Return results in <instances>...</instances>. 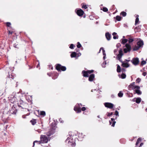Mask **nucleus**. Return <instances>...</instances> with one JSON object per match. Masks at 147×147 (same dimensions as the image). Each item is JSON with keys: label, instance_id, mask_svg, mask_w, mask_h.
<instances>
[{"label": "nucleus", "instance_id": "obj_1", "mask_svg": "<svg viewBox=\"0 0 147 147\" xmlns=\"http://www.w3.org/2000/svg\"><path fill=\"white\" fill-rule=\"evenodd\" d=\"M71 133V132L69 133V135L70 138L68 137L65 140V142H67L69 145H71L72 146H75L76 143L74 140H73V139L72 138L73 135L72 136Z\"/></svg>", "mask_w": 147, "mask_h": 147}, {"label": "nucleus", "instance_id": "obj_2", "mask_svg": "<svg viewBox=\"0 0 147 147\" xmlns=\"http://www.w3.org/2000/svg\"><path fill=\"white\" fill-rule=\"evenodd\" d=\"M48 138L45 135H41L40 137V141L38 142L37 141H35L33 142V146L34 145V143L35 142H39V143H47L48 141Z\"/></svg>", "mask_w": 147, "mask_h": 147}, {"label": "nucleus", "instance_id": "obj_3", "mask_svg": "<svg viewBox=\"0 0 147 147\" xmlns=\"http://www.w3.org/2000/svg\"><path fill=\"white\" fill-rule=\"evenodd\" d=\"M56 69L59 72L61 71H65L66 70V68L65 66H63L59 64H57L56 65Z\"/></svg>", "mask_w": 147, "mask_h": 147}, {"label": "nucleus", "instance_id": "obj_4", "mask_svg": "<svg viewBox=\"0 0 147 147\" xmlns=\"http://www.w3.org/2000/svg\"><path fill=\"white\" fill-rule=\"evenodd\" d=\"M94 71L93 70H88L86 71L83 70L82 71V74L83 76L84 77H89V74H91Z\"/></svg>", "mask_w": 147, "mask_h": 147}, {"label": "nucleus", "instance_id": "obj_5", "mask_svg": "<svg viewBox=\"0 0 147 147\" xmlns=\"http://www.w3.org/2000/svg\"><path fill=\"white\" fill-rule=\"evenodd\" d=\"M55 123H52L51 125V127L52 128V129H53L51 130V131H49L47 133V135L48 136H51V135L53 134L54 133V130L55 129V126L54 125L55 124Z\"/></svg>", "mask_w": 147, "mask_h": 147}, {"label": "nucleus", "instance_id": "obj_6", "mask_svg": "<svg viewBox=\"0 0 147 147\" xmlns=\"http://www.w3.org/2000/svg\"><path fill=\"white\" fill-rule=\"evenodd\" d=\"M8 98L10 102L12 104H14L17 101L16 97H15L13 95H11L9 96V97H8Z\"/></svg>", "mask_w": 147, "mask_h": 147}, {"label": "nucleus", "instance_id": "obj_7", "mask_svg": "<svg viewBox=\"0 0 147 147\" xmlns=\"http://www.w3.org/2000/svg\"><path fill=\"white\" fill-rule=\"evenodd\" d=\"M129 90H134L135 89H140V87L138 86H134L130 84L128 87Z\"/></svg>", "mask_w": 147, "mask_h": 147}, {"label": "nucleus", "instance_id": "obj_8", "mask_svg": "<svg viewBox=\"0 0 147 147\" xmlns=\"http://www.w3.org/2000/svg\"><path fill=\"white\" fill-rule=\"evenodd\" d=\"M132 63L134 65H138L139 63V59L138 58H134L131 61Z\"/></svg>", "mask_w": 147, "mask_h": 147}, {"label": "nucleus", "instance_id": "obj_9", "mask_svg": "<svg viewBox=\"0 0 147 147\" xmlns=\"http://www.w3.org/2000/svg\"><path fill=\"white\" fill-rule=\"evenodd\" d=\"M119 53L117 55V57L118 58V59L120 61H121V58L122 55H123V51L122 49H121L119 51Z\"/></svg>", "mask_w": 147, "mask_h": 147}, {"label": "nucleus", "instance_id": "obj_10", "mask_svg": "<svg viewBox=\"0 0 147 147\" xmlns=\"http://www.w3.org/2000/svg\"><path fill=\"white\" fill-rule=\"evenodd\" d=\"M104 105L106 107L110 109L113 108L114 106V105L113 104L109 102H106L105 103Z\"/></svg>", "mask_w": 147, "mask_h": 147}, {"label": "nucleus", "instance_id": "obj_11", "mask_svg": "<svg viewBox=\"0 0 147 147\" xmlns=\"http://www.w3.org/2000/svg\"><path fill=\"white\" fill-rule=\"evenodd\" d=\"M74 110L77 113H80L81 112V109L80 106L79 104H78V107H74Z\"/></svg>", "mask_w": 147, "mask_h": 147}, {"label": "nucleus", "instance_id": "obj_12", "mask_svg": "<svg viewBox=\"0 0 147 147\" xmlns=\"http://www.w3.org/2000/svg\"><path fill=\"white\" fill-rule=\"evenodd\" d=\"M76 13L79 16H82L84 13V11L82 9H80L77 11Z\"/></svg>", "mask_w": 147, "mask_h": 147}, {"label": "nucleus", "instance_id": "obj_13", "mask_svg": "<svg viewBox=\"0 0 147 147\" xmlns=\"http://www.w3.org/2000/svg\"><path fill=\"white\" fill-rule=\"evenodd\" d=\"M128 43L126 44L125 46H131L132 42L134 41V39L132 38H128Z\"/></svg>", "mask_w": 147, "mask_h": 147}, {"label": "nucleus", "instance_id": "obj_14", "mask_svg": "<svg viewBox=\"0 0 147 147\" xmlns=\"http://www.w3.org/2000/svg\"><path fill=\"white\" fill-rule=\"evenodd\" d=\"M126 48H124L123 49V51L125 53H126L127 52H130L131 50V47H125Z\"/></svg>", "mask_w": 147, "mask_h": 147}, {"label": "nucleus", "instance_id": "obj_15", "mask_svg": "<svg viewBox=\"0 0 147 147\" xmlns=\"http://www.w3.org/2000/svg\"><path fill=\"white\" fill-rule=\"evenodd\" d=\"M95 77L94 74H91L88 80L90 82H92L94 80Z\"/></svg>", "mask_w": 147, "mask_h": 147}, {"label": "nucleus", "instance_id": "obj_16", "mask_svg": "<svg viewBox=\"0 0 147 147\" xmlns=\"http://www.w3.org/2000/svg\"><path fill=\"white\" fill-rule=\"evenodd\" d=\"M10 111L11 113L13 114H16V111L13 105H12V107Z\"/></svg>", "mask_w": 147, "mask_h": 147}, {"label": "nucleus", "instance_id": "obj_17", "mask_svg": "<svg viewBox=\"0 0 147 147\" xmlns=\"http://www.w3.org/2000/svg\"><path fill=\"white\" fill-rule=\"evenodd\" d=\"M105 36L106 38L108 40H110L111 35L109 32H107L106 33Z\"/></svg>", "mask_w": 147, "mask_h": 147}, {"label": "nucleus", "instance_id": "obj_18", "mask_svg": "<svg viewBox=\"0 0 147 147\" xmlns=\"http://www.w3.org/2000/svg\"><path fill=\"white\" fill-rule=\"evenodd\" d=\"M137 46H143L144 42L142 40H140L137 42Z\"/></svg>", "mask_w": 147, "mask_h": 147}, {"label": "nucleus", "instance_id": "obj_19", "mask_svg": "<svg viewBox=\"0 0 147 147\" xmlns=\"http://www.w3.org/2000/svg\"><path fill=\"white\" fill-rule=\"evenodd\" d=\"M121 43L123 44H125L128 41V39H121Z\"/></svg>", "mask_w": 147, "mask_h": 147}, {"label": "nucleus", "instance_id": "obj_20", "mask_svg": "<svg viewBox=\"0 0 147 147\" xmlns=\"http://www.w3.org/2000/svg\"><path fill=\"white\" fill-rule=\"evenodd\" d=\"M140 89H136L135 90L136 93L138 95H141L142 94V92L140 90Z\"/></svg>", "mask_w": 147, "mask_h": 147}, {"label": "nucleus", "instance_id": "obj_21", "mask_svg": "<svg viewBox=\"0 0 147 147\" xmlns=\"http://www.w3.org/2000/svg\"><path fill=\"white\" fill-rule=\"evenodd\" d=\"M117 33L115 32H114L112 34L113 36V38L114 39H118V35H117Z\"/></svg>", "mask_w": 147, "mask_h": 147}, {"label": "nucleus", "instance_id": "obj_22", "mask_svg": "<svg viewBox=\"0 0 147 147\" xmlns=\"http://www.w3.org/2000/svg\"><path fill=\"white\" fill-rule=\"evenodd\" d=\"M122 65L123 67H128L129 66V65L127 63H123Z\"/></svg>", "mask_w": 147, "mask_h": 147}, {"label": "nucleus", "instance_id": "obj_23", "mask_svg": "<svg viewBox=\"0 0 147 147\" xmlns=\"http://www.w3.org/2000/svg\"><path fill=\"white\" fill-rule=\"evenodd\" d=\"M111 121H113V123L111 125V126L114 127L115 126L116 122L115 121V119L113 118H111Z\"/></svg>", "mask_w": 147, "mask_h": 147}, {"label": "nucleus", "instance_id": "obj_24", "mask_svg": "<svg viewBox=\"0 0 147 147\" xmlns=\"http://www.w3.org/2000/svg\"><path fill=\"white\" fill-rule=\"evenodd\" d=\"M117 72L119 73L121 71V68L120 66L118 65H117Z\"/></svg>", "mask_w": 147, "mask_h": 147}, {"label": "nucleus", "instance_id": "obj_25", "mask_svg": "<svg viewBox=\"0 0 147 147\" xmlns=\"http://www.w3.org/2000/svg\"><path fill=\"white\" fill-rule=\"evenodd\" d=\"M139 26H138V27H136L134 28V30L135 32H139L141 30V28L139 27Z\"/></svg>", "mask_w": 147, "mask_h": 147}, {"label": "nucleus", "instance_id": "obj_26", "mask_svg": "<svg viewBox=\"0 0 147 147\" xmlns=\"http://www.w3.org/2000/svg\"><path fill=\"white\" fill-rule=\"evenodd\" d=\"M141 138H139L138 139L136 143V145L137 146L139 143L141 141Z\"/></svg>", "mask_w": 147, "mask_h": 147}, {"label": "nucleus", "instance_id": "obj_27", "mask_svg": "<svg viewBox=\"0 0 147 147\" xmlns=\"http://www.w3.org/2000/svg\"><path fill=\"white\" fill-rule=\"evenodd\" d=\"M77 55L76 53L75 52H73L71 54V57H76Z\"/></svg>", "mask_w": 147, "mask_h": 147}, {"label": "nucleus", "instance_id": "obj_28", "mask_svg": "<svg viewBox=\"0 0 147 147\" xmlns=\"http://www.w3.org/2000/svg\"><path fill=\"white\" fill-rule=\"evenodd\" d=\"M30 121L31 123L33 125H34L36 123V120L35 119H32Z\"/></svg>", "mask_w": 147, "mask_h": 147}, {"label": "nucleus", "instance_id": "obj_29", "mask_svg": "<svg viewBox=\"0 0 147 147\" xmlns=\"http://www.w3.org/2000/svg\"><path fill=\"white\" fill-rule=\"evenodd\" d=\"M141 98H136V102L137 103H139L141 101Z\"/></svg>", "mask_w": 147, "mask_h": 147}, {"label": "nucleus", "instance_id": "obj_30", "mask_svg": "<svg viewBox=\"0 0 147 147\" xmlns=\"http://www.w3.org/2000/svg\"><path fill=\"white\" fill-rule=\"evenodd\" d=\"M127 14L124 11H122L120 13V15L122 16L123 17H125Z\"/></svg>", "mask_w": 147, "mask_h": 147}, {"label": "nucleus", "instance_id": "obj_31", "mask_svg": "<svg viewBox=\"0 0 147 147\" xmlns=\"http://www.w3.org/2000/svg\"><path fill=\"white\" fill-rule=\"evenodd\" d=\"M115 18L117 21H119L121 20V17L119 16H117Z\"/></svg>", "mask_w": 147, "mask_h": 147}, {"label": "nucleus", "instance_id": "obj_32", "mask_svg": "<svg viewBox=\"0 0 147 147\" xmlns=\"http://www.w3.org/2000/svg\"><path fill=\"white\" fill-rule=\"evenodd\" d=\"M141 47H134L133 49V51H137Z\"/></svg>", "mask_w": 147, "mask_h": 147}, {"label": "nucleus", "instance_id": "obj_33", "mask_svg": "<svg viewBox=\"0 0 147 147\" xmlns=\"http://www.w3.org/2000/svg\"><path fill=\"white\" fill-rule=\"evenodd\" d=\"M101 50H102L103 55H105L106 54H105V51L103 48V47L101 48L100 49V51H101Z\"/></svg>", "mask_w": 147, "mask_h": 147}, {"label": "nucleus", "instance_id": "obj_34", "mask_svg": "<svg viewBox=\"0 0 147 147\" xmlns=\"http://www.w3.org/2000/svg\"><path fill=\"white\" fill-rule=\"evenodd\" d=\"M121 77L122 79L125 78L126 77V75L125 74L122 73L121 75Z\"/></svg>", "mask_w": 147, "mask_h": 147}, {"label": "nucleus", "instance_id": "obj_35", "mask_svg": "<svg viewBox=\"0 0 147 147\" xmlns=\"http://www.w3.org/2000/svg\"><path fill=\"white\" fill-rule=\"evenodd\" d=\"M139 21V18L138 17H136V20H135V25H136L138 24V22Z\"/></svg>", "mask_w": 147, "mask_h": 147}, {"label": "nucleus", "instance_id": "obj_36", "mask_svg": "<svg viewBox=\"0 0 147 147\" xmlns=\"http://www.w3.org/2000/svg\"><path fill=\"white\" fill-rule=\"evenodd\" d=\"M118 96H119V97H122V96L123 95V93L121 92H120L118 93Z\"/></svg>", "mask_w": 147, "mask_h": 147}, {"label": "nucleus", "instance_id": "obj_37", "mask_svg": "<svg viewBox=\"0 0 147 147\" xmlns=\"http://www.w3.org/2000/svg\"><path fill=\"white\" fill-rule=\"evenodd\" d=\"M40 115L45 116V113L44 111H41L40 112Z\"/></svg>", "mask_w": 147, "mask_h": 147}, {"label": "nucleus", "instance_id": "obj_38", "mask_svg": "<svg viewBox=\"0 0 147 147\" xmlns=\"http://www.w3.org/2000/svg\"><path fill=\"white\" fill-rule=\"evenodd\" d=\"M82 133H79L78 134V136L79 138H80V139H81L82 138H83V136H84V135H83V136H82Z\"/></svg>", "mask_w": 147, "mask_h": 147}, {"label": "nucleus", "instance_id": "obj_39", "mask_svg": "<svg viewBox=\"0 0 147 147\" xmlns=\"http://www.w3.org/2000/svg\"><path fill=\"white\" fill-rule=\"evenodd\" d=\"M102 10L104 12H106L108 11V9L107 7H103L102 9Z\"/></svg>", "mask_w": 147, "mask_h": 147}, {"label": "nucleus", "instance_id": "obj_40", "mask_svg": "<svg viewBox=\"0 0 147 147\" xmlns=\"http://www.w3.org/2000/svg\"><path fill=\"white\" fill-rule=\"evenodd\" d=\"M113 114V112H111V113L109 112H107V116L108 117L110 116L111 115H112Z\"/></svg>", "mask_w": 147, "mask_h": 147}, {"label": "nucleus", "instance_id": "obj_41", "mask_svg": "<svg viewBox=\"0 0 147 147\" xmlns=\"http://www.w3.org/2000/svg\"><path fill=\"white\" fill-rule=\"evenodd\" d=\"M82 8H84L85 9H86L87 8V6L86 5L84 4V3H82Z\"/></svg>", "mask_w": 147, "mask_h": 147}, {"label": "nucleus", "instance_id": "obj_42", "mask_svg": "<svg viewBox=\"0 0 147 147\" xmlns=\"http://www.w3.org/2000/svg\"><path fill=\"white\" fill-rule=\"evenodd\" d=\"M146 63V61H142L141 65H143L145 64Z\"/></svg>", "mask_w": 147, "mask_h": 147}, {"label": "nucleus", "instance_id": "obj_43", "mask_svg": "<svg viewBox=\"0 0 147 147\" xmlns=\"http://www.w3.org/2000/svg\"><path fill=\"white\" fill-rule=\"evenodd\" d=\"M136 81L137 83H139L141 81V79L139 78H138L136 80Z\"/></svg>", "mask_w": 147, "mask_h": 147}, {"label": "nucleus", "instance_id": "obj_44", "mask_svg": "<svg viewBox=\"0 0 147 147\" xmlns=\"http://www.w3.org/2000/svg\"><path fill=\"white\" fill-rule=\"evenodd\" d=\"M115 115L116 116L118 117L119 116V112L117 110L115 111Z\"/></svg>", "mask_w": 147, "mask_h": 147}, {"label": "nucleus", "instance_id": "obj_45", "mask_svg": "<svg viewBox=\"0 0 147 147\" xmlns=\"http://www.w3.org/2000/svg\"><path fill=\"white\" fill-rule=\"evenodd\" d=\"M11 25V24L9 22H7L6 23V26L8 27H9Z\"/></svg>", "mask_w": 147, "mask_h": 147}, {"label": "nucleus", "instance_id": "obj_46", "mask_svg": "<svg viewBox=\"0 0 147 147\" xmlns=\"http://www.w3.org/2000/svg\"><path fill=\"white\" fill-rule=\"evenodd\" d=\"M86 110V108L85 107H82L81 109V110H82V111H85V110Z\"/></svg>", "mask_w": 147, "mask_h": 147}, {"label": "nucleus", "instance_id": "obj_47", "mask_svg": "<svg viewBox=\"0 0 147 147\" xmlns=\"http://www.w3.org/2000/svg\"><path fill=\"white\" fill-rule=\"evenodd\" d=\"M59 121H60V123H63V121L62 119L61 118H60L59 120Z\"/></svg>", "mask_w": 147, "mask_h": 147}, {"label": "nucleus", "instance_id": "obj_48", "mask_svg": "<svg viewBox=\"0 0 147 147\" xmlns=\"http://www.w3.org/2000/svg\"><path fill=\"white\" fill-rule=\"evenodd\" d=\"M146 72H144L142 73V75L144 76H145L146 75Z\"/></svg>", "mask_w": 147, "mask_h": 147}, {"label": "nucleus", "instance_id": "obj_49", "mask_svg": "<svg viewBox=\"0 0 147 147\" xmlns=\"http://www.w3.org/2000/svg\"><path fill=\"white\" fill-rule=\"evenodd\" d=\"M49 68L50 69V68H51V69H53V67L50 65H49Z\"/></svg>", "mask_w": 147, "mask_h": 147}, {"label": "nucleus", "instance_id": "obj_50", "mask_svg": "<svg viewBox=\"0 0 147 147\" xmlns=\"http://www.w3.org/2000/svg\"><path fill=\"white\" fill-rule=\"evenodd\" d=\"M78 45H76V46H82L81 44L79 42H77Z\"/></svg>", "mask_w": 147, "mask_h": 147}, {"label": "nucleus", "instance_id": "obj_51", "mask_svg": "<svg viewBox=\"0 0 147 147\" xmlns=\"http://www.w3.org/2000/svg\"><path fill=\"white\" fill-rule=\"evenodd\" d=\"M9 78H11L12 79H13L14 78H13V76L12 75H11V76H10L9 75Z\"/></svg>", "mask_w": 147, "mask_h": 147}, {"label": "nucleus", "instance_id": "obj_52", "mask_svg": "<svg viewBox=\"0 0 147 147\" xmlns=\"http://www.w3.org/2000/svg\"><path fill=\"white\" fill-rule=\"evenodd\" d=\"M8 34H12V33H13V32H11L10 31H8Z\"/></svg>", "mask_w": 147, "mask_h": 147}, {"label": "nucleus", "instance_id": "obj_53", "mask_svg": "<svg viewBox=\"0 0 147 147\" xmlns=\"http://www.w3.org/2000/svg\"><path fill=\"white\" fill-rule=\"evenodd\" d=\"M125 71V69L124 68H122L121 69V71L122 72H124Z\"/></svg>", "mask_w": 147, "mask_h": 147}, {"label": "nucleus", "instance_id": "obj_54", "mask_svg": "<svg viewBox=\"0 0 147 147\" xmlns=\"http://www.w3.org/2000/svg\"><path fill=\"white\" fill-rule=\"evenodd\" d=\"M37 131H38L39 133H40L41 132V130L40 129H38L37 130Z\"/></svg>", "mask_w": 147, "mask_h": 147}, {"label": "nucleus", "instance_id": "obj_55", "mask_svg": "<svg viewBox=\"0 0 147 147\" xmlns=\"http://www.w3.org/2000/svg\"><path fill=\"white\" fill-rule=\"evenodd\" d=\"M143 145V143H141L140 144V146H139V147H141L142 146V145Z\"/></svg>", "mask_w": 147, "mask_h": 147}, {"label": "nucleus", "instance_id": "obj_56", "mask_svg": "<svg viewBox=\"0 0 147 147\" xmlns=\"http://www.w3.org/2000/svg\"><path fill=\"white\" fill-rule=\"evenodd\" d=\"M74 47H69V48L71 49H74Z\"/></svg>", "mask_w": 147, "mask_h": 147}, {"label": "nucleus", "instance_id": "obj_57", "mask_svg": "<svg viewBox=\"0 0 147 147\" xmlns=\"http://www.w3.org/2000/svg\"><path fill=\"white\" fill-rule=\"evenodd\" d=\"M125 61H125L126 62H129V60L126 59Z\"/></svg>", "mask_w": 147, "mask_h": 147}, {"label": "nucleus", "instance_id": "obj_58", "mask_svg": "<svg viewBox=\"0 0 147 147\" xmlns=\"http://www.w3.org/2000/svg\"><path fill=\"white\" fill-rule=\"evenodd\" d=\"M109 124L110 125H111V124H112V121H109Z\"/></svg>", "mask_w": 147, "mask_h": 147}, {"label": "nucleus", "instance_id": "obj_59", "mask_svg": "<svg viewBox=\"0 0 147 147\" xmlns=\"http://www.w3.org/2000/svg\"><path fill=\"white\" fill-rule=\"evenodd\" d=\"M134 84H135V82H133L132 83H131V85H132L134 86H135L134 85Z\"/></svg>", "mask_w": 147, "mask_h": 147}, {"label": "nucleus", "instance_id": "obj_60", "mask_svg": "<svg viewBox=\"0 0 147 147\" xmlns=\"http://www.w3.org/2000/svg\"><path fill=\"white\" fill-rule=\"evenodd\" d=\"M70 46H74L73 44H70Z\"/></svg>", "mask_w": 147, "mask_h": 147}, {"label": "nucleus", "instance_id": "obj_61", "mask_svg": "<svg viewBox=\"0 0 147 147\" xmlns=\"http://www.w3.org/2000/svg\"><path fill=\"white\" fill-rule=\"evenodd\" d=\"M125 38V37L124 36H123V38L125 39L124 38Z\"/></svg>", "mask_w": 147, "mask_h": 147}, {"label": "nucleus", "instance_id": "obj_62", "mask_svg": "<svg viewBox=\"0 0 147 147\" xmlns=\"http://www.w3.org/2000/svg\"><path fill=\"white\" fill-rule=\"evenodd\" d=\"M103 59H105V56H104L103 57Z\"/></svg>", "mask_w": 147, "mask_h": 147}, {"label": "nucleus", "instance_id": "obj_63", "mask_svg": "<svg viewBox=\"0 0 147 147\" xmlns=\"http://www.w3.org/2000/svg\"><path fill=\"white\" fill-rule=\"evenodd\" d=\"M39 65V63L38 65H37V67H38V66Z\"/></svg>", "mask_w": 147, "mask_h": 147}, {"label": "nucleus", "instance_id": "obj_64", "mask_svg": "<svg viewBox=\"0 0 147 147\" xmlns=\"http://www.w3.org/2000/svg\"><path fill=\"white\" fill-rule=\"evenodd\" d=\"M145 111L147 112V108L145 109Z\"/></svg>", "mask_w": 147, "mask_h": 147}]
</instances>
